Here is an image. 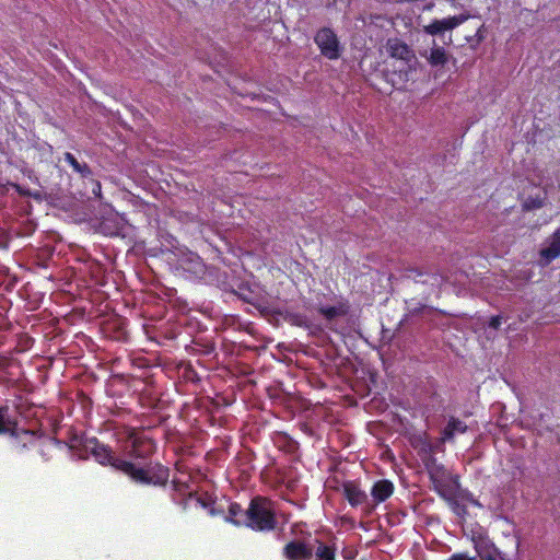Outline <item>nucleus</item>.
<instances>
[{
  "label": "nucleus",
  "instance_id": "nucleus-21",
  "mask_svg": "<svg viewBox=\"0 0 560 560\" xmlns=\"http://www.w3.org/2000/svg\"><path fill=\"white\" fill-rule=\"evenodd\" d=\"M83 180H90L91 183V192L94 198H101L102 197V184L100 180L94 179L93 175L91 178H83Z\"/></svg>",
  "mask_w": 560,
  "mask_h": 560
},
{
  "label": "nucleus",
  "instance_id": "nucleus-23",
  "mask_svg": "<svg viewBox=\"0 0 560 560\" xmlns=\"http://www.w3.org/2000/svg\"><path fill=\"white\" fill-rule=\"evenodd\" d=\"M501 323H502L501 315H493L490 317V319L488 322V327L497 330V329H499Z\"/></svg>",
  "mask_w": 560,
  "mask_h": 560
},
{
  "label": "nucleus",
  "instance_id": "nucleus-19",
  "mask_svg": "<svg viewBox=\"0 0 560 560\" xmlns=\"http://www.w3.org/2000/svg\"><path fill=\"white\" fill-rule=\"evenodd\" d=\"M59 445V441L56 439H51L43 443L39 447V454L43 457L44 460L50 459V452L54 450V447Z\"/></svg>",
  "mask_w": 560,
  "mask_h": 560
},
{
  "label": "nucleus",
  "instance_id": "nucleus-6",
  "mask_svg": "<svg viewBox=\"0 0 560 560\" xmlns=\"http://www.w3.org/2000/svg\"><path fill=\"white\" fill-rule=\"evenodd\" d=\"M386 51L392 58L402 61L406 66L411 68L416 60V55L410 46L402 39L393 37L386 40Z\"/></svg>",
  "mask_w": 560,
  "mask_h": 560
},
{
  "label": "nucleus",
  "instance_id": "nucleus-14",
  "mask_svg": "<svg viewBox=\"0 0 560 560\" xmlns=\"http://www.w3.org/2000/svg\"><path fill=\"white\" fill-rule=\"evenodd\" d=\"M63 161L67 162L68 165L71 166L72 172L80 175L83 178H91L93 176V172L90 165L84 162H80L78 158H75L72 153L66 152L63 153Z\"/></svg>",
  "mask_w": 560,
  "mask_h": 560
},
{
  "label": "nucleus",
  "instance_id": "nucleus-25",
  "mask_svg": "<svg viewBox=\"0 0 560 560\" xmlns=\"http://www.w3.org/2000/svg\"><path fill=\"white\" fill-rule=\"evenodd\" d=\"M481 28H482V26L477 30L476 35H475L478 44L485 39V35L482 34Z\"/></svg>",
  "mask_w": 560,
  "mask_h": 560
},
{
  "label": "nucleus",
  "instance_id": "nucleus-8",
  "mask_svg": "<svg viewBox=\"0 0 560 560\" xmlns=\"http://www.w3.org/2000/svg\"><path fill=\"white\" fill-rule=\"evenodd\" d=\"M470 18L469 14L463 13L452 18H444L442 20H433L432 23L424 26V32L428 35H439L444 31L453 30L464 24Z\"/></svg>",
  "mask_w": 560,
  "mask_h": 560
},
{
  "label": "nucleus",
  "instance_id": "nucleus-16",
  "mask_svg": "<svg viewBox=\"0 0 560 560\" xmlns=\"http://www.w3.org/2000/svg\"><path fill=\"white\" fill-rule=\"evenodd\" d=\"M247 509H242L237 502H232L228 509L226 522L233 523L235 526H246Z\"/></svg>",
  "mask_w": 560,
  "mask_h": 560
},
{
  "label": "nucleus",
  "instance_id": "nucleus-13",
  "mask_svg": "<svg viewBox=\"0 0 560 560\" xmlns=\"http://www.w3.org/2000/svg\"><path fill=\"white\" fill-rule=\"evenodd\" d=\"M350 305L348 301L340 302L336 306H319L318 313L324 319L331 322L335 318L349 314Z\"/></svg>",
  "mask_w": 560,
  "mask_h": 560
},
{
  "label": "nucleus",
  "instance_id": "nucleus-27",
  "mask_svg": "<svg viewBox=\"0 0 560 560\" xmlns=\"http://www.w3.org/2000/svg\"><path fill=\"white\" fill-rule=\"evenodd\" d=\"M291 317V320L294 322L295 324H299V318L300 316L299 315H292L290 316Z\"/></svg>",
  "mask_w": 560,
  "mask_h": 560
},
{
  "label": "nucleus",
  "instance_id": "nucleus-7",
  "mask_svg": "<svg viewBox=\"0 0 560 560\" xmlns=\"http://www.w3.org/2000/svg\"><path fill=\"white\" fill-rule=\"evenodd\" d=\"M402 278L410 279L417 283L427 284L432 288H441V285L447 281V277L442 273H429L427 271H423L422 269L417 268L404 269Z\"/></svg>",
  "mask_w": 560,
  "mask_h": 560
},
{
  "label": "nucleus",
  "instance_id": "nucleus-26",
  "mask_svg": "<svg viewBox=\"0 0 560 560\" xmlns=\"http://www.w3.org/2000/svg\"><path fill=\"white\" fill-rule=\"evenodd\" d=\"M481 560H498V559L494 556L488 555V556L481 558Z\"/></svg>",
  "mask_w": 560,
  "mask_h": 560
},
{
  "label": "nucleus",
  "instance_id": "nucleus-20",
  "mask_svg": "<svg viewBox=\"0 0 560 560\" xmlns=\"http://www.w3.org/2000/svg\"><path fill=\"white\" fill-rule=\"evenodd\" d=\"M544 205V198L540 196L536 197H527L525 201H523L522 207L526 211L536 210L541 208Z\"/></svg>",
  "mask_w": 560,
  "mask_h": 560
},
{
  "label": "nucleus",
  "instance_id": "nucleus-17",
  "mask_svg": "<svg viewBox=\"0 0 560 560\" xmlns=\"http://www.w3.org/2000/svg\"><path fill=\"white\" fill-rule=\"evenodd\" d=\"M317 547L313 548V556L316 557V560H335L336 559V549L334 546H329L324 544L319 539H316Z\"/></svg>",
  "mask_w": 560,
  "mask_h": 560
},
{
  "label": "nucleus",
  "instance_id": "nucleus-10",
  "mask_svg": "<svg viewBox=\"0 0 560 560\" xmlns=\"http://www.w3.org/2000/svg\"><path fill=\"white\" fill-rule=\"evenodd\" d=\"M341 487L343 498L352 508L360 506L369 500V495L361 489L360 483L357 481H345Z\"/></svg>",
  "mask_w": 560,
  "mask_h": 560
},
{
  "label": "nucleus",
  "instance_id": "nucleus-12",
  "mask_svg": "<svg viewBox=\"0 0 560 560\" xmlns=\"http://www.w3.org/2000/svg\"><path fill=\"white\" fill-rule=\"evenodd\" d=\"M394 483L390 480L382 479L373 483L371 495L373 502L378 504L386 501L394 493Z\"/></svg>",
  "mask_w": 560,
  "mask_h": 560
},
{
  "label": "nucleus",
  "instance_id": "nucleus-3",
  "mask_svg": "<svg viewBox=\"0 0 560 560\" xmlns=\"http://www.w3.org/2000/svg\"><path fill=\"white\" fill-rule=\"evenodd\" d=\"M273 502L262 495L250 499L247 508L246 526L256 532H270L277 528Z\"/></svg>",
  "mask_w": 560,
  "mask_h": 560
},
{
  "label": "nucleus",
  "instance_id": "nucleus-15",
  "mask_svg": "<svg viewBox=\"0 0 560 560\" xmlns=\"http://www.w3.org/2000/svg\"><path fill=\"white\" fill-rule=\"evenodd\" d=\"M466 431L467 425L463 420L451 417L448 418L446 427L443 429L442 439L444 442L453 441L456 434H464Z\"/></svg>",
  "mask_w": 560,
  "mask_h": 560
},
{
  "label": "nucleus",
  "instance_id": "nucleus-24",
  "mask_svg": "<svg viewBox=\"0 0 560 560\" xmlns=\"http://www.w3.org/2000/svg\"><path fill=\"white\" fill-rule=\"evenodd\" d=\"M476 558L469 557L467 552H457L452 555L446 560H475Z\"/></svg>",
  "mask_w": 560,
  "mask_h": 560
},
{
  "label": "nucleus",
  "instance_id": "nucleus-5",
  "mask_svg": "<svg viewBox=\"0 0 560 560\" xmlns=\"http://www.w3.org/2000/svg\"><path fill=\"white\" fill-rule=\"evenodd\" d=\"M314 43L318 46L322 56L336 60L341 56V45L338 35L330 27L324 26L314 35Z\"/></svg>",
  "mask_w": 560,
  "mask_h": 560
},
{
  "label": "nucleus",
  "instance_id": "nucleus-11",
  "mask_svg": "<svg viewBox=\"0 0 560 560\" xmlns=\"http://www.w3.org/2000/svg\"><path fill=\"white\" fill-rule=\"evenodd\" d=\"M560 255V228L548 240V246L539 250L541 264L547 266Z\"/></svg>",
  "mask_w": 560,
  "mask_h": 560
},
{
  "label": "nucleus",
  "instance_id": "nucleus-22",
  "mask_svg": "<svg viewBox=\"0 0 560 560\" xmlns=\"http://www.w3.org/2000/svg\"><path fill=\"white\" fill-rule=\"evenodd\" d=\"M8 407H0V434L8 432L7 422Z\"/></svg>",
  "mask_w": 560,
  "mask_h": 560
},
{
  "label": "nucleus",
  "instance_id": "nucleus-2",
  "mask_svg": "<svg viewBox=\"0 0 560 560\" xmlns=\"http://www.w3.org/2000/svg\"><path fill=\"white\" fill-rule=\"evenodd\" d=\"M434 453L435 446L427 440L422 441L420 452H418V454H420L429 476V480H431L433 485V491L436 492L439 497L446 500L455 512H465V506H459L456 500L458 477L448 474L444 464L438 463Z\"/></svg>",
  "mask_w": 560,
  "mask_h": 560
},
{
  "label": "nucleus",
  "instance_id": "nucleus-4",
  "mask_svg": "<svg viewBox=\"0 0 560 560\" xmlns=\"http://www.w3.org/2000/svg\"><path fill=\"white\" fill-rule=\"evenodd\" d=\"M155 442L144 430L129 429L126 435V455L135 459H148L155 453Z\"/></svg>",
  "mask_w": 560,
  "mask_h": 560
},
{
  "label": "nucleus",
  "instance_id": "nucleus-18",
  "mask_svg": "<svg viewBox=\"0 0 560 560\" xmlns=\"http://www.w3.org/2000/svg\"><path fill=\"white\" fill-rule=\"evenodd\" d=\"M428 63H430L433 67L438 66H444L447 63L448 56L442 46H438L434 44V46L431 49V54L427 57Z\"/></svg>",
  "mask_w": 560,
  "mask_h": 560
},
{
  "label": "nucleus",
  "instance_id": "nucleus-9",
  "mask_svg": "<svg viewBox=\"0 0 560 560\" xmlns=\"http://www.w3.org/2000/svg\"><path fill=\"white\" fill-rule=\"evenodd\" d=\"M282 557L287 560H311L313 547L304 540L293 539L282 548Z\"/></svg>",
  "mask_w": 560,
  "mask_h": 560
},
{
  "label": "nucleus",
  "instance_id": "nucleus-1",
  "mask_svg": "<svg viewBox=\"0 0 560 560\" xmlns=\"http://www.w3.org/2000/svg\"><path fill=\"white\" fill-rule=\"evenodd\" d=\"M85 452L93 456L94 460L103 466H112L116 471L129 477L135 485L165 487L170 471L161 463L138 465L129 459L115 455L113 448L98 441L97 438L85 440Z\"/></svg>",
  "mask_w": 560,
  "mask_h": 560
}]
</instances>
